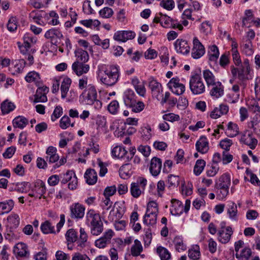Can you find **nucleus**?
I'll return each instance as SVG.
<instances>
[{
	"label": "nucleus",
	"mask_w": 260,
	"mask_h": 260,
	"mask_svg": "<svg viewBox=\"0 0 260 260\" xmlns=\"http://www.w3.org/2000/svg\"><path fill=\"white\" fill-rule=\"evenodd\" d=\"M97 75L103 84L108 86H112L118 81L120 76L119 67L116 65L99 66Z\"/></svg>",
	"instance_id": "obj_1"
},
{
	"label": "nucleus",
	"mask_w": 260,
	"mask_h": 260,
	"mask_svg": "<svg viewBox=\"0 0 260 260\" xmlns=\"http://www.w3.org/2000/svg\"><path fill=\"white\" fill-rule=\"evenodd\" d=\"M230 68L233 77L235 79L237 78L242 82L252 78L250 74L251 68L250 61L247 58H243V63L239 67H236L234 66H231Z\"/></svg>",
	"instance_id": "obj_2"
},
{
	"label": "nucleus",
	"mask_w": 260,
	"mask_h": 260,
	"mask_svg": "<svg viewBox=\"0 0 260 260\" xmlns=\"http://www.w3.org/2000/svg\"><path fill=\"white\" fill-rule=\"evenodd\" d=\"M189 89L194 95H199L206 91L205 84L202 78L201 74L197 72L191 74L189 78Z\"/></svg>",
	"instance_id": "obj_3"
},
{
	"label": "nucleus",
	"mask_w": 260,
	"mask_h": 260,
	"mask_svg": "<svg viewBox=\"0 0 260 260\" xmlns=\"http://www.w3.org/2000/svg\"><path fill=\"white\" fill-rule=\"evenodd\" d=\"M60 221L57 224L56 231H55L54 225L49 220H46L43 222L41 225V230L42 232L45 234H56L59 233L61 228L63 226L65 222V216L61 214L60 217Z\"/></svg>",
	"instance_id": "obj_4"
},
{
	"label": "nucleus",
	"mask_w": 260,
	"mask_h": 260,
	"mask_svg": "<svg viewBox=\"0 0 260 260\" xmlns=\"http://www.w3.org/2000/svg\"><path fill=\"white\" fill-rule=\"evenodd\" d=\"M136 152V149L131 147H113L112 154L113 156L118 158H126L127 160L131 159Z\"/></svg>",
	"instance_id": "obj_5"
},
{
	"label": "nucleus",
	"mask_w": 260,
	"mask_h": 260,
	"mask_svg": "<svg viewBox=\"0 0 260 260\" xmlns=\"http://www.w3.org/2000/svg\"><path fill=\"white\" fill-rule=\"evenodd\" d=\"M147 183L146 178L142 177L138 178L137 182L131 184L130 190L132 196L135 198L140 197L144 191Z\"/></svg>",
	"instance_id": "obj_6"
},
{
	"label": "nucleus",
	"mask_w": 260,
	"mask_h": 260,
	"mask_svg": "<svg viewBox=\"0 0 260 260\" xmlns=\"http://www.w3.org/2000/svg\"><path fill=\"white\" fill-rule=\"evenodd\" d=\"M98 94L95 87L89 85L84 90L80 98L82 99V102L87 105H92L94 101L97 99Z\"/></svg>",
	"instance_id": "obj_7"
},
{
	"label": "nucleus",
	"mask_w": 260,
	"mask_h": 260,
	"mask_svg": "<svg viewBox=\"0 0 260 260\" xmlns=\"http://www.w3.org/2000/svg\"><path fill=\"white\" fill-rule=\"evenodd\" d=\"M171 213L174 215H180L183 213V211L186 213L188 211L190 205V201L186 200L184 206H183L182 203L180 201L176 199H172L171 200Z\"/></svg>",
	"instance_id": "obj_8"
},
{
	"label": "nucleus",
	"mask_w": 260,
	"mask_h": 260,
	"mask_svg": "<svg viewBox=\"0 0 260 260\" xmlns=\"http://www.w3.org/2000/svg\"><path fill=\"white\" fill-rule=\"evenodd\" d=\"M168 88L175 94L182 95L185 91V86L180 82L178 77L172 78L167 83Z\"/></svg>",
	"instance_id": "obj_9"
},
{
	"label": "nucleus",
	"mask_w": 260,
	"mask_h": 260,
	"mask_svg": "<svg viewBox=\"0 0 260 260\" xmlns=\"http://www.w3.org/2000/svg\"><path fill=\"white\" fill-rule=\"evenodd\" d=\"M61 182L63 184L68 183V188L71 190L76 189L78 185V179L73 171H68L63 175Z\"/></svg>",
	"instance_id": "obj_10"
},
{
	"label": "nucleus",
	"mask_w": 260,
	"mask_h": 260,
	"mask_svg": "<svg viewBox=\"0 0 260 260\" xmlns=\"http://www.w3.org/2000/svg\"><path fill=\"white\" fill-rule=\"evenodd\" d=\"M148 86L152 96L158 99L163 90L161 84L154 77L151 76L148 79Z\"/></svg>",
	"instance_id": "obj_11"
},
{
	"label": "nucleus",
	"mask_w": 260,
	"mask_h": 260,
	"mask_svg": "<svg viewBox=\"0 0 260 260\" xmlns=\"http://www.w3.org/2000/svg\"><path fill=\"white\" fill-rule=\"evenodd\" d=\"M114 233L112 230H108L103 236L96 240L94 245L98 248L104 249L111 243V239L114 236Z\"/></svg>",
	"instance_id": "obj_12"
},
{
	"label": "nucleus",
	"mask_w": 260,
	"mask_h": 260,
	"mask_svg": "<svg viewBox=\"0 0 260 260\" xmlns=\"http://www.w3.org/2000/svg\"><path fill=\"white\" fill-rule=\"evenodd\" d=\"M192 44L193 47L191 49V56L194 59H199L205 54V47L196 37L193 38Z\"/></svg>",
	"instance_id": "obj_13"
},
{
	"label": "nucleus",
	"mask_w": 260,
	"mask_h": 260,
	"mask_svg": "<svg viewBox=\"0 0 260 260\" xmlns=\"http://www.w3.org/2000/svg\"><path fill=\"white\" fill-rule=\"evenodd\" d=\"M233 233V231L231 226H222L217 233L218 241L222 244L228 243Z\"/></svg>",
	"instance_id": "obj_14"
},
{
	"label": "nucleus",
	"mask_w": 260,
	"mask_h": 260,
	"mask_svg": "<svg viewBox=\"0 0 260 260\" xmlns=\"http://www.w3.org/2000/svg\"><path fill=\"white\" fill-rule=\"evenodd\" d=\"M44 37L49 40L52 44L56 45L58 40L61 39L63 36L59 28H52L46 31Z\"/></svg>",
	"instance_id": "obj_15"
},
{
	"label": "nucleus",
	"mask_w": 260,
	"mask_h": 260,
	"mask_svg": "<svg viewBox=\"0 0 260 260\" xmlns=\"http://www.w3.org/2000/svg\"><path fill=\"white\" fill-rule=\"evenodd\" d=\"M90 68V65L84 62L75 61L72 65L73 72L78 76L87 74Z\"/></svg>",
	"instance_id": "obj_16"
},
{
	"label": "nucleus",
	"mask_w": 260,
	"mask_h": 260,
	"mask_svg": "<svg viewBox=\"0 0 260 260\" xmlns=\"http://www.w3.org/2000/svg\"><path fill=\"white\" fill-rule=\"evenodd\" d=\"M71 217L72 218L81 219L85 214V207L79 203H74L70 206Z\"/></svg>",
	"instance_id": "obj_17"
},
{
	"label": "nucleus",
	"mask_w": 260,
	"mask_h": 260,
	"mask_svg": "<svg viewBox=\"0 0 260 260\" xmlns=\"http://www.w3.org/2000/svg\"><path fill=\"white\" fill-rule=\"evenodd\" d=\"M240 141L243 144L248 146H255L258 142L252 133L248 131H245L243 132Z\"/></svg>",
	"instance_id": "obj_18"
},
{
	"label": "nucleus",
	"mask_w": 260,
	"mask_h": 260,
	"mask_svg": "<svg viewBox=\"0 0 260 260\" xmlns=\"http://www.w3.org/2000/svg\"><path fill=\"white\" fill-rule=\"evenodd\" d=\"M36 93L34 95V100L33 102L37 103H45L47 101V94L49 92V88L46 86H38Z\"/></svg>",
	"instance_id": "obj_19"
},
{
	"label": "nucleus",
	"mask_w": 260,
	"mask_h": 260,
	"mask_svg": "<svg viewBox=\"0 0 260 260\" xmlns=\"http://www.w3.org/2000/svg\"><path fill=\"white\" fill-rule=\"evenodd\" d=\"M175 49L177 53L184 55L188 54L190 52V46L185 40L178 39L174 43Z\"/></svg>",
	"instance_id": "obj_20"
},
{
	"label": "nucleus",
	"mask_w": 260,
	"mask_h": 260,
	"mask_svg": "<svg viewBox=\"0 0 260 260\" xmlns=\"http://www.w3.org/2000/svg\"><path fill=\"white\" fill-rule=\"evenodd\" d=\"M136 36L135 32L132 30H121L116 31L113 39L119 42H125L128 40H132Z\"/></svg>",
	"instance_id": "obj_21"
},
{
	"label": "nucleus",
	"mask_w": 260,
	"mask_h": 260,
	"mask_svg": "<svg viewBox=\"0 0 260 260\" xmlns=\"http://www.w3.org/2000/svg\"><path fill=\"white\" fill-rule=\"evenodd\" d=\"M127 126L125 122L115 120L111 125L110 129L113 131L115 130V135L119 137L125 135Z\"/></svg>",
	"instance_id": "obj_22"
},
{
	"label": "nucleus",
	"mask_w": 260,
	"mask_h": 260,
	"mask_svg": "<svg viewBox=\"0 0 260 260\" xmlns=\"http://www.w3.org/2000/svg\"><path fill=\"white\" fill-rule=\"evenodd\" d=\"M123 100L125 105L131 108L136 103L137 96L132 89H127L124 92Z\"/></svg>",
	"instance_id": "obj_23"
},
{
	"label": "nucleus",
	"mask_w": 260,
	"mask_h": 260,
	"mask_svg": "<svg viewBox=\"0 0 260 260\" xmlns=\"http://www.w3.org/2000/svg\"><path fill=\"white\" fill-rule=\"evenodd\" d=\"M162 162L160 159L153 157L151 160L149 170L151 174L154 176H157L160 172Z\"/></svg>",
	"instance_id": "obj_24"
},
{
	"label": "nucleus",
	"mask_w": 260,
	"mask_h": 260,
	"mask_svg": "<svg viewBox=\"0 0 260 260\" xmlns=\"http://www.w3.org/2000/svg\"><path fill=\"white\" fill-rule=\"evenodd\" d=\"M212 88L210 91V94L211 96L215 98H219L223 95L224 93V87L222 83L217 81L211 85Z\"/></svg>",
	"instance_id": "obj_25"
},
{
	"label": "nucleus",
	"mask_w": 260,
	"mask_h": 260,
	"mask_svg": "<svg viewBox=\"0 0 260 260\" xmlns=\"http://www.w3.org/2000/svg\"><path fill=\"white\" fill-rule=\"evenodd\" d=\"M132 84L139 95L142 97L145 96L146 89L143 83L141 82L137 77H135L132 79Z\"/></svg>",
	"instance_id": "obj_26"
},
{
	"label": "nucleus",
	"mask_w": 260,
	"mask_h": 260,
	"mask_svg": "<svg viewBox=\"0 0 260 260\" xmlns=\"http://www.w3.org/2000/svg\"><path fill=\"white\" fill-rule=\"evenodd\" d=\"M25 81L28 83H34L37 86H41L42 82L40 74L35 71H31L25 77Z\"/></svg>",
	"instance_id": "obj_27"
},
{
	"label": "nucleus",
	"mask_w": 260,
	"mask_h": 260,
	"mask_svg": "<svg viewBox=\"0 0 260 260\" xmlns=\"http://www.w3.org/2000/svg\"><path fill=\"white\" fill-rule=\"evenodd\" d=\"M25 61L24 59L15 60L10 68V71L12 75H17L21 73L25 67Z\"/></svg>",
	"instance_id": "obj_28"
},
{
	"label": "nucleus",
	"mask_w": 260,
	"mask_h": 260,
	"mask_svg": "<svg viewBox=\"0 0 260 260\" xmlns=\"http://www.w3.org/2000/svg\"><path fill=\"white\" fill-rule=\"evenodd\" d=\"M86 219L90 225L102 222L99 214L97 213L93 209H90L87 212Z\"/></svg>",
	"instance_id": "obj_29"
},
{
	"label": "nucleus",
	"mask_w": 260,
	"mask_h": 260,
	"mask_svg": "<svg viewBox=\"0 0 260 260\" xmlns=\"http://www.w3.org/2000/svg\"><path fill=\"white\" fill-rule=\"evenodd\" d=\"M143 250V248L141 242L136 239L134 241V244L131 248V254L133 256H140L141 257L144 258L145 257L144 254H141Z\"/></svg>",
	"instance_id": "obj_30"
},
{
	"label": "nucleus",
	"mask_w": 260,
	"mask_h": 260,
	"mask_svg": "<svg viewBox=\"0 0 260 260\" xmlns=\"http://www.w3.org/2000/svg\"><path fill=\"white\" fill-rule=\"evenodd\" d=\"M202 75L208 87H210L212 84L218 81L209 69L204 70L202 71Z\"/></svg>",
	"instance_id": "obj_31"
},
{
	"label": "nucleus",
	"mask_w": 260,
	"mask_h": 260,
	"mask_svg": "<svg viewBox=\"0 0 260 260\" xmlns=\"http://www.w3.org/2000/svg\"><path fill=\"white\" fill-rule=\"evenodd\" d=\"M239 133V127L236 123L230 121L228 123L226 128L225 129V134L228 137H235L238 135Z\"/></svg>",
	"instance_id": "obj_32"
},
{
	"label": "nucleus",
	"mask_w": 260,
	"mask_h": 260,
	"mask_svg": "<svg viewBox=\"0 0 260 260\" xmlns=\"http://www.w3.org/2000/svg\"><path fill=\"white\" fill-rule=\"evenodd\" d=\"M29 19L31 21H33L40 25L43 26L45 25V23L42 20V12L40 11H32L29 13Z\"/></svg>",
	"instance_id": "obj_33"
},
{
	"label": "nucleus",
	"mask_w": 260,
	"mask_h": 260,
	"mask_svg": "<svg viewBox=\"0 0 260 260\" xmlns=\"http://www.w3.org/2000/svg\"><path fill=\"white\" fill-rule=\"evenodd\" d=\"M71 83L72 80L70 78L68 77L63 78L60 87L61 96L62 99H64L67 97Z\"/></svg>",
	"instance_id": "obj_34"
},
{
	"label": "nucleus",
	"mask_w": 260,
	"mask_h": 260,
	"mask_svg": "<svg viewBox=\"0 0 260 260\" xmlns=\"http://www.w3.org/2000/svg\"><path fill=\"white\" fill-rule=\"evenodd\" d=\"M87 183L89 185L94 184L98 179L96 172L93 169H89L86 170L84 174Z\"/></svg>",
	"instance_id": "obj_35"
},
{
	"label": "nucleus",
	"mask_w": 260,
	"mask_h": 260,
	"mask_svg": "<svg viewBox=\"0 0 260 260\" xmlns=\"http://www.w3.org/2000/svg\"><path fill=\"white\" fill-rule=\"evenodd\" d=\"M68 249H72V248L69 246L70 244L77 241L78 235L77 232L73 229H71L67 231L65 235Z\"/></svg>",
	"instance_id": "obj_36"
},
{
	"label": "nucleus",
	"mask_w": 260,
	"mask_h": 260,
	"mask_svg": "<svg viewBox=\"0 0 260 260\" xmlns=\"http://www.w3.org/2000/svg\"><path fill=\"white\" fill-rule=\"evenodd\" d=\"M14 252L21 257L26 256L28 254L27 247L25 244L23 243L17 244L14 247Z\"/></svg>",
	"instance_id": "obj_37"
},
{
	"label": "nucleus",
	"mask_w": 260,
	"mask_h": 260,
	"mask_svg": "<svg viewBox=\"0 0 260 260\" xmlns=\"http://www.w3.org/2000/svg\"><path fill=\"white\" fill-rule=\"evenodd\" d=\"M209 60L212 62H216L219 56V51L218 47L213 45L209 47L208 51Z\"/></svg>",
	"instance_id": "obj_38"
},
{
	"label": "nucleus",
	"mask_w": 260,
	"mask_h": 260,
	"mask_svg": "<svg viewBox=\"0 0 260 260\" xmlns=\"http://www.w3.org/2000/svg\"><path fill=\"white\" fill-rule=\"evenodd\" d=\"M76 60L75 61L84 62L87 63L88 61L89 56L87 51L81 49H79L75 51Z\"/></svg>",
	"instance_id": "obj_39"
},
{
	"label": "nucleus",
	"mask_w": 260,
	"mask_h": 260,
	"mask_svg": "<svg viewBox=\"0 0 260 260\" xmlns=\"http://www.w3.org/2000/svg\"><path fill=\"white\" fill-rule=\"evenodd\" d=\"M177 103V99L176 98L172 96L169 92L167 91L165 92L164 96L162 97L161 101L162 104L167 103L170 107H174Z\"/></svg>",
	"instance_id": "obj_40"
},
{
	"label": "nucleus",
	"mask_w": 260,
	"mask_h": 260,
	"mask_svg": "<svg viewBox=\"0 0 260 260\" xmlns=\"http://www.w3.org/2000/svg\"><path fill=\"white\" fill-rule=\"evenodd\" d=\"M173 242L175 246V249L178 252H181L186 250V245L184 243L183 240L181 237L179 236L175 237Z\"/></svg>",
	"instance_id": "obj_41"
},
{
	"label": "nucleus",
	"mask_w": 260,
	"mask_h": 260,
	"mask_svg": "<svg viewBox=\"0 0 260 260\" xmlns=\"http://www.w3.org/2000/svg\"><path fill=\"white\" fill-rule=\"evenodd\" d=\"M230 184V175L228 173H224L219 178L216 186L229 187Z\"/></svg>",
	"instance_id": "obj_42"
},
{
	"label": "nucleus",
	"mask_w": 260,
	"mask_h": 260,
	"mask_svg": "<svg viewBox=\"0 0 260 260\" xmlns=\"http://www.w3.org/2000/svg\"><path fill=\"white\" fill-rule=\"evenodd\" d=\"M14 205V202L12 200H10L7 202H1L0 214H4L9 212L13 209Z\"/></svg>",
	"instance_id": "obj_43"
},
{
	"label": "nucleus",
	"mask_w": 260,
	"mask_h": 260,
	"mask_svg": "<svg viewBox=\"0 0 260 260\" xmlns=\"http://www.w3.org/2000/svg\"><path fill=\"white\" fill-rule=\"evenodd\" d=\"M46 158H49L50 162H55L59 159V156L58 154H56V149L55 147H48L46 150Z\"/></svg>",
	"instance_id": "obj_44"
},
{
	"label": "nucleus",
	"mask_w": 260,
	"mask_h": 260,
	"mask_svg": "<svg viewBox=\"0 0 260 260\" xmlns=\"http://www.w3.org/2000/svg\"><path fill=\"white\" fill-rule=\"evenodd\" d=\"M206 161L203 159H198L193 167V172L196 176H199L206 166Z\"/></svg>",
	"instance_id": "obj_45"
},
{
	"label": "nucleus",
	"mask_w": 260,
	"mask_h": 260,
	"mask_svg": "<svg viewBox=\"0 0 260 260\" xmlns=\"http://www.w3.org/2000/svg\"><path fill=\"white\" fill-rule=\"evenodd\" d=\"M15 108V106L13 103L6 100L1 104V110L3 114L9 113L13 111Z\"/></svg>",
	"instance_id": "obj_46"
},
{
	"label": "nucleus",
	"mask_w": 260,
	"mask_h": 260,
	"mask_svg": "<svg viewBox=\"0 0 260 260\" xmlns=\"http://www.w3.org/2000/svg\"><path fill=\"white\" fill-rule=\"evenodd\" d=\"M9 225L11 228H17L20 223V218L19 215L16 213H12L7 217Z\"/></svg>",
	"instance_id": "obj_47"
},
{
	"label": "nucleus",
	"mask_w": 260,
	"mask_h": 260,
	"mask_svg": "<svg viewBox=\"0 0 260 260\" xmlns=\"http://www.w3.org/2000/svg\"><path fill=\"white\" fill-rule=\"evenodd\" d=\"M28 120L25 117L19 116L14 118L13 124L14 127L22 129L28 124Z\"/></svg>",
	"instance_id": "obj_48"
},
{
	"label": "nucleus",
	"mask_w": 260,
	"mask_h": 260,
	"mask_svg": "<svg viewBox=\"0 0 260 260\" xmlns=\"http://www.w3.org/2000/svg\"><path fill=\"white\" fill-rule=\"evenodd\" d=\"M132 166L129 164L122 165L119 169V175L123 179L129 177L132 174Z\"/></svg>",
	"instance_id": "obj_49"
},
{
	"label": "nucleus",
	"mask_w": 260,
	"mask_h": 260,
	"mask_svg": "<svg viewBox=\"0 0 260 260\" xmlns=\"http://www.w3.org/2000/svg\"><path fill=\"white\" fill-rule=\"evenodd\" d=\"M251 253L250 248H244L239 253L237 252L236 256L239 260H248L251 255Z\"/></svg>",
	"instance_id": "obj_50"
},
{
	"label": "nucleus",
	"mask_w": 260,
	"mask_h": 260,
	"mask_svg": "<svg viewBox=\"0 0 260 260\" xmlns=\"http://www.w3.org/2000/svg\"><path fill=\"white\" fill-rule=\"evenodd\" d=\"M188 257L192 260H198L200 257V247L198 245L193 246L188 250Z\"/></svg>",
	"instance_id": "obj_51"
},
{
	"label": "nucleus",
	"mask_w": 260,
	"mask_h": 260,
	"mask_svg": "<svg viewBox=\"0 0 260 260\" xmlns=\"http://www.w3.org/2000/svg\"><path fill=\"white\" fill-rule=\"evenodd\" d=\"M61 139L59 143V146H66L69 141H72L74 139V136L71 133L64 132L60 134Z\"/></svg>",
	"instance_id": "obj_52"
},
{
	"label": "nucleus",
	"mask_w": 260,
	"mask_h": 260,
	"mask_svg": "<svg viewBox=\"0 0 260 260\" xmlns=\"http://www.w3.org/2000/svg\"><path fill=\"white\" fill-rule=\"evenodd\" d=\"M103 222L90 225V232L92 235L98 236L103 232Z\"/></svg>",
	"instance_id": "obj_53"
},
{
	"label": "nucleus",
	"mask_w": 260,
	"mask_h": 260,
	"mask_svg": "<svg viewBox=\"0 0 260 260\" xmlns=\"http://www.w3.org/2000/svg\"><path fill=\"white\" fill-rule=\"evenodd\" d=\"M156 252L161 260H168L171 257V254L169 251L166 248L162 246L158 247Z\"/></svg>",
	"instance_id": "obj_54"
},
{
	"label": "nucleus",
	"mask_w": 260,
	"mask_h": 260,
	"mask_svg": "<svg viewBox=\"0 0 260 260\" xmlns=\"http://www.w3.org/2000/svg\"><path fill=\"white\" fill-rule=\"evenodd\" d=\"M80 23L87 28L96 27L101 24V22L96 19L82 20L80 21Z\"/></svg>",
	"instance_id": "obj_55"
},
{
	"label": "nucleus",
	"mask_w": 260,
	"mask_h": 260,
	"mask_svg": "<svg viewBox=\"0 0 260 260\" xmlns=\"http://www.w3.org/2000/svg\"><path fill=\"white\" fill-rule=\"evenodd\" d=\"M157 216V214H149L146 213L144 217L143 222L144 223L148 225H154L156 222Z\"/></svg>",
	"instance_id": "obj_56"
},
{
	"label": "nucleus",
	"mask_w": 260,
	"mask_h": 260,
	"mask_svg": "<svg viewBox=\"0 0 260 260\" xmlns=\"http://www.w3.org/2000/svg\"><path fill=\"white\" fill-rule=\"evenodd\" d=\"M212 30V25L209 21H205L202 23L200 26V31L205 36L211 34Z\"/></svg>",
	"instance_id": "obj_57"
},
{
	"label": "nucleus",
	"mask_w": 260,
	"mask_h": 260,
	"mask_svg": "<svg viewBox=\"0 0 260 260\" xmlns=\"http://www.w3.org/2000/svg\"><path fill=\"white\" fill-rule=\"evenodd\" d=\"M219 170V167L217 163H212L211 167L207 170L206 175L208 177H213L215 176Z\"/></svg>",
	"instance_id": "obj_58"
},
{
	"label": "nucleus",
	"mask_w": 260,
	"mask_h": 260,
	"mask_svg": "<svg viewBox=\"0 0 260 260\" xmlns=\"http://www.w3.org/2000/svg\"><path fill=\"white\" fill-rule=\"evenodd\" d=\"M237 207L236 204L232 203L228 209V213L231 219L237 220Z\"/></svg>",
	"instance_id": "obj_59"
},
{
	"label": "nucleus",
	"mask_w": 260,
	"mask_h": 260,
	"mask_svg": "<svg viewBox=\"0 0 260 260\" xmlns=\"http://www.w3.org/2000/svg\"><path fill=\"white\" fill-rule=\"evenodd\" d=\"M119 103L116 100H114L111 102L108 106V111L113 115L117 114L119 111Z\"/></svg>",
	"instance_id": "obj_60"
},
{
	"label": "nucleus",
	"mask_w": 260,
	"mask_h": 260,
	"mask_svg": "<svg viewBox=\"0 0 260 260\" xmlns=\"http://www.w3.org/2000/svg\"><path fill=\"white\" fill-rule=\"evenodd\" d=\"M70 125L73 127L74 126V124H71V120L69 117L67 115H64L62 117L59 121V126L60 128L65 129Z\"/></svg>",
	"instance_id": "obj_61"
},
{
	"label": "nucleus",
	"mask_w": 260,
	"mask_h": 260,
	"mask_svg": "<svg viewBox=\"0 0 260 260\" xmlns=\"http://www.w3.org/2000/svg\"><path fill=\"white\" fill-rule=\"evenodd\" d=\"M80 237L78 241V246L83 247L85 245V243L87 241L88 236L83 228H80Z\"/></svg>",
	"instance_id": "obj_62"
},
{
	"label": "nucleus",
	"mask_w": 260,
	"mask_h": 260,
	"mask_svg": "<svg viewBox=\"0 0 260 260\" xmlns=\"http://www.w3.org/2000/svg\"><path fill=\"white\" fill-rule=\"evenodd\" d=\"M229 187L217 186V197L219 200L224 199L229 193Z\"/></svg>",
	"instance_id": "obj_63"
},
{
	"label": "nucleus",
	"mask_w": 260,
	"mask_h": 260,
	"mask_svg": "<svg viewBox=\"0 0 260 260\" xmlns=\"http://www.w3.org/2000/svg\"><path fill=\"white\" fill-rule=\"evenodd\" d=\"M249 110L253 113H260V107L258 103L255 100H251L247 104Z\"/></svg>",
	"instance_id": "obj_64"
}]
</instances>
